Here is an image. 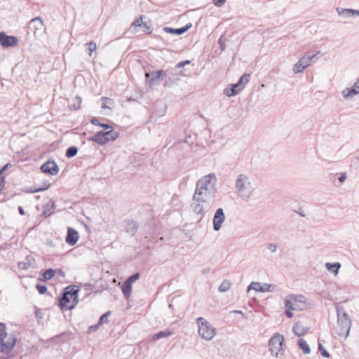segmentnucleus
Listing matches in <instances>:
<instances>
[{
  "mask_svg": "<svg viewBox=\"0 0 359 359\" xmlns=\"http://www.w3.org/2000/svg\"><path fill=\"white\" fill-rule=\"evenodd\" d=\"M216 184L217 177L214 173L203 177L196 183L194 193L195 198L210 202L215 197L217 192Z\"/></svg>",
  "mask_w": 359,
  "mask_h": 359,
  "instance_id": "nucleus-1",
  "label": "nucleus"
},
{
  "mask_svg": "<svg viewBox=\"0 0 359 359\" xmlns=\"http://www.w3.org/2000/svg\"><path fill=\"white\" fill-rule=\"evenodd\" d=\"M234 187L237 196L245 202H249L255 192L249 177L243 173L238 175Z\"/></svg>",
  "mask_w": 359,
  "mask_h": 359,
  "instance_id": "nucleus-2",
  "label": "nucleus"
},
{
  "mask_svg": "<svg viewBox=\"0 0 359 359\" xmlns=\"http://www.w3.org/2000/svg\"><path fill=\"white\" fill-rule=\"evenodd\" d=\"M334 306L337 315V324L334 328L336 333L339 337L346 339L349 334L351 320L348 314L343 307L339 306V303H335Z\"/></svg>",
  "mask_w": 359,
  "mask_h": 359,
  "instance_id": "nucleus-3",
  "label": "nucleus"
},
{
  "mask_svg": "<svg viewBox=\"0 0 359 359\" xmlns=\"http://www.w3.org/2000/svg\"><path fill=\"white\" fill-rule=\"evenodd\" d=\"M16 338L13 335H8L6 331V325L0 323V353H10L15 345Z\"/></svg>",
  "mask_w": 359,
  "mask_h": 359,
  "instance_id": "nucleus-4",
  "label": "nucleus"
},
{
  "mask_svg": "<svg viewBox=\"0 0 359 359\" xmlns=\"http://www.w3.org/2000/svg\"><path fill=\"white\" fill-rule=\"evenodd\" d=\"M198 327V334L204 339L210 341L216 334V329L204 318L199 317L196 319Z\"/></svg>",
  "mask_w": 359,
  "mask_h": 359,
  "instance_id": "nucleus-5",
  "label": "nucleus"
},
{
  "mask_svg": "<svg viewBox=\"0 0 359 359\" xmlns=\"http://www.w3.org/2000/svg\"><path fill=\"white\" fill-rule=\"evenodd\" d=\"M106 131H100L90 137L89 140L93 141L100 145H104L109 141L115 140L118 137V133L115 131L112 127Z\"/></svg>",
  "mask_w": 359,
  "mask_h": 359,
  "instance_id": "nucleus-6",
  "label": "nucleus"
},
{
  "mask_svg": "<svg viewBox=\"0 0 359 359\" xmlns=\"http://www.w3.org/2000/svg\"><path fill=\"white\" fill-rule=\"evenodd\" d=\"M285 307L289 309L303 311L307 307L305 297L302 295H290L285 300Z\"/></svg>",
  "mask_w": 359,
  "mask_h": 359,
  "instance_id": "nucleus-7",
  "label": "nucleus"
},
{
  "mask_svg": "<svg viewBox=\"0 0 359 359\" xmlns=\"http://www.w3.org/2000/svg\"><path fill=\"white\" fill-rule=\"evenodd\" d=\"M284 337L279 333H276L269 341V351L276 357L278 356L279 352L283 351V343Z\"/></svg>",
  "mask_w": 359,
  "mask_h": 359,
  "instance_id": "nucleus-8",
  "label": "nucleus"
},
{
  "mask_svg": "<svg viewBox=\"0 0 359 359\" xmlns=\"http://www.w3.org/2000/svg\"><path fill=\"white\" fill-rule=\"evenodd\" d=\"M18 43V39L13 36H8L4 32H0V44L5 48L15 47Z\"/></svg>",
  "mask_w": 359,
  "mask_h": 359,
  "instance_id": "nucleus-9",
  "label": "nucleus"
},
{
  "mask_svg": "<svg viewBox=\"0 0 359 359\" xmlns=\"http://www.w3.org/2000/svg\"><path fill=\"white\" fill-rule=\"evenodd\" d=\"M224 220L225 215L224 212V210L222 208H218L215 211V213L213 217V229L216 231H219L221 229Z\"/></svg>",
  "mask_w": 359,
  "mask_h": 359,
  "instance_id": "nucleus-10",
  "label": "nucleus"
},
{
  "mask_svg": "<svg viewBox=\"0 0 359 359\" xmlns=\"http://www.w3.org/2000/svg\"><path fill=\"white\" fill-rule=\"evenodd\" d=\"M209 202L203 201V200H199V198H195V195L193 196V203H191L192 210L197 215H203V210L208 207Z\"/></svg>",
  "mask_w": 359,
  "mask_h": 359,
  "instance_id": "nucleus-11",
  "label": "nucleus"
},
{
  "mask_svg": "<svg viewBox=\"0 0 359 359\" xmlns=\"http://www.w3.org/2000/svg\"><path fill=\"white\" fill-rule=\"evenodd\" d=\"M165 73L163 70H157L146 73V77L149 78V85L154 86L158 84L163 79Z\"/></svg>",
  "mask_w": 359,
  "mask_h": 359,
  "instance_id": "nucleus-12",
  "label": "nucleus"
},
{
  "mask_svg": "<svg viewBox=\"0 0 359 359\" xmlns=\"http://www.w3.org/2000/svg\"><path fill=\"white\" fill-rule=\"evenodd\" d=\"M41 170L44 173L55 175L59 172V167L55 161H48L41 166Z\"/></svg>",
  "mask_w": 359,
  "mask_h": 359,
  "instance_id": "nucleus-13",
  "label": "nucleus"
},
{
  "mask_svg": "<svg viewBox=\"0 0 359 359\" xmlns=\"http://www.w3.org/2000/svg\"><path fill=\"white\" fill-rule=\"evenodd\" d=\"M317 60L318 57H316V54L309 52L299 60V65H302V67L305 69L311 63L315 62Z\"/></svg>",
  "mask_w": 359,
  "mask_h": 359,
  "instance_id": "nucleus-14",
  "label": "nucleus"
},
{
  "mask_svg": "<svg viewBox=\"0 0 359 359\" xmlns=\"http://www.w3.org/2000/svg\"><path fill=\"white\" fill-rule=\"evenodd\" d=\"M79 233L73 228L69 227L67 229V235L65 241L69 245H74L79 240Z\"/></svg>",
  "mask_w": 359,
  "mask_h": 359,
  "instance_id": "nucleus-15",
  "label": "nucleus"
},
{
  "mask_svg": "<svg viewBox=\"0 0 359 359\" xmlns=\"http://www.w3.org/2000/svg\"><path fill=\"white\" fill-rule=\"evenodd\" d=\"M191 23H189L180 28H172L170 27H164L163 29L166 33L181 35L187 32L191 27Z\"/></svg>",
  "mask_w": 359,
  "mask_h": 359,
  "instance_id": "nucleus-16",
  "label": "nucleus"
},
{
  "mask_svg": "<svg viewBox=\"0 0 359 359\" xmlns=\"http://www.w3.org/2000/svg\"><path fill=\"white\" fill-rule=\"evenodd\" d=\"M71 302V299L69 297L65 291L62 293V296L60 298V304L62 309L71 310L74 308L76 304L72 302L71 304H69Z\"/></svg>",
  "mask_w": 359,
  "mask_h": 359,
  "instance_id": "nucleus-17",
  "label": "nucleus"
},
{
  "mask_svg": "<svg viewBox=\"0 0 359 359\" xmlns=\"http://www.w3.org/2000/svg\"><path fill=\"white\" fill-rule=\"evenodd\" d=\"M42 27L43 21L40 17H36L35 18L32 19L28 24V28L30 30H33L34 32H36V30L41 29Z\"/></svg>",
  "mask_w": 359,
  "mask_h": 359,
  "instance_id": "nucleus-18",
  "label": "nucleus"
},
{
  "mask_svg": "<svg viewBox=\"0 0 359 359\" xmlns=\"http://www.w3.org/2000/svg\"><path fill=\"white\" fill-rule=\"evenodd\" d=\"M309 330L308 327H304L300 322L295 323L292 326V331L297 337L304 335Z\"/></svg>",
  "mask_w": 359,
  "mask_h": 359,
  "instance_id": "nucleus-19",
  "label": "nucleus"
},
{
  "mask_svg": "<svg viewBox=\"0 0 359 359\" xmlns=\"http://www.w3.org/2000/svg\"><path fill=\"white\" fill-rule=\"evenodd\" d=\"M242 90V86L241 87L238 83L231 84L230 88H227L224 90V93L228 97L234 96L238 94Z\"/></svg>",
  "mask_w": 359,
  "mask_h": 359,
  "instance_id": "nucleus-20",
  "label": "nucleus"
},
{
  "mask_svg": "<svg viewBox=\"0 0 359 359\" xmlns=\"http://www.w3.org/2000/svg\"><path fill=\"white\" fill-rule=\"evenodd\" d=\"M65 292L67 294V295L69 296V297L72 299V302L76 304L77 302H78V292H79V290L75 288L74 286L73 287H67L65 288Z\"/></svg>",
  "mask_w": 359,
  "mask_h": 359,
  "instance_id": "nucleus-21",
  "label": "nucleus"
},
{
  "mask_svg": "<svg viewBox=\"0 0 359 359\" xmlns=\"http://www.w3.org/2000/svg\"><path fill=\"white\" fill-rule=\"evenodd\" d=\"M356 95H358V92H356L355 88H353V86L346 88L341 91L342 97L346 100L352 99Z\"/></svg>",
  "mask_w": 359,
  "mask_h": 359,
  "instance_id": "nucleus-22",
  "label": "nucleus"
},
{
  "mask_svg": "<svg viewBox=\"0 0 359 359\" xmlns=\"http://www.w3.org/2000/svg\"><path fill=\"white\" fill-rule=\"evenodd\" d=\"M138 229V224L136 222L129 220L126 223V231L128 233L133 236Z\"/></svg>",
  "mask_w": 359,
  "mask_h": 359,
  "instance_id": "nucleus-23",
  "label": "nucleus"
},
{
  "mask_svg": "<svg viewBox=\"0 0 359 359\" xmlns=\"http://www.w3.org/2000/svg\"><path fill=\"white\" fill-rule=\"evenodd\" d=\"M55 208V203L54 201H50V203H48L43 207V210L41 215L44 217H48L53 214Z\"/></svg>",
  "mask_w": 359,
  "mask_h": 359,
  "instance_id": "nucleus-24",
  "label": "nucleus"
},
{
  "mask_svg": "<svg viewBox=\"0 0 359 359\" xmlns=\"http://www.w3.org/2000/svg\"><path fill=\"white\" fill-rule=\"evenodd\" d=\"M326 269L334 273V275H337L339 272V269L341 267V264L339 262H334V263H326L325 264Z\"/></svg>",
  "mask_w": 359,
  "mask_h": 359,
  "instance_id": "nucleus-25",
  "label": "nucleus"
},
{
  "mask_svg": "<svg viewBox=\"0 0 359 359\" xmlns=\"http://www.w3.org/2000/svg\"><path fill=\"white\" fill-rule=\"evenodd\" d=\"M142 17L141 16L140 18L136 19L133 21V22L131 24L130 27H143L149 30L148 33H151V28L150 27L147 25V23L142 22Z\"/></svg>",
  "mask_w": 359,
  "mask_h": 359,
  "instance_id": "nucleus-26",
  "label": "nucleus"
},
{
  "mask_svg": "<svg viewBox=\"0 0 359 359\" xmlns=\"http://www.w3.org/2000/svg\"><path fill=\"white\" fill-rule=\"evenodd\" d=\"M121 290L124 297L127 299H129L132 290V285L129 283L125 281L122 285Z\"/></svg>",
  "mask_w": 359,
  "mask_h": 359,
  "instance_id": "nucleus-27",
  "label": "nucleus"
},
{
  "mask_svg": "<svg viewBox=\"0 0 359 359\" xmlns=\"http://www.w3.org/2000/svg\"><path fill=\"white\" fill-rule=\"evenodd\" d=\"M297 343L299 348L302 349L305 354L310 353L311 348L305 340L300 339L298 340Z\"/></svg>",
  "mask_w": 359,
  "mask_h": 359,
  "instance_id": "nucleus-28",
  "label": "nucleus"
},
{
  "mask_svg": "<svg viewBox=\"0 0 359 359\" xmlns=\"http://www.w3.org/2000/svg\"><path fill=\"white\" fill-rule=\"evenodd\" d=\"M337 14L345 18H351V8H337Z\"/></svg>",
  "mask_w": 359,
  "mask_h": 359,
  "instance_id": "nucleus-29",
  "label": "nucleus"
},
{
  "mask_svg": "<svg viewBox=\"0 0 359 359\" xmlns=\"http://www.w3.org/2000/svg\"><path fill=\"white\" fill-rule=\"evenodd\" d=\"M276 286L273 284L264 283L261 285V287L259 288V292H274L276 291Z\"/></svg>",
  "mask_w": 359,
  "mask_h": 359,
  "instance_id": "nucleus-30",
  "label": "nucleus"
},
{
  "mask_svg": "<svg viewBox=\"0 0 359 359\" xmlns=\"http://www.w3.org/2000/svg\"><path fill=\"white\" fill-rule=\"evenodd\" d=\"M172 334V332L170 331H160L158 333L153 335V340H158L161 338L168 337Z\"/></svg>",
  "mask_w": 359,
  "mask_h": 359,
  "instance_id": "nucleus-31",
  "label": "nucleus"
},
{
  "mask_svg": "<svg viewBox=\"0 0 359 359\" xmlns=\"http://www.w3.org/2000/svg\"><path fill=\"white\" fill-rule=\"evenodd\" d=\"M231 283L228 280H224L218 287V290L220 292H226L231 287Z\"/></svg>",
  "mask_w": 359,
  "mask_h": 359,
  "instance_id": "nucleus-32",
  "label": "nucleus"
},
{
  "mask_svg": "<svg viewBox=\"0 0 359 359\" xmlns=\"http://www.w3.org/2000/svg\"><path fill=\"white\" fill-rule=\"evenodd\" d=\"M102 108L103 109H111V107L114 105V101L111 98L102 97Z\"/></svg>",
  "mask_w": 359,
  "mask_h": 359,
  "instance_id": "nucleus-33",
  "label": "nucleus"
},
{
  "mask_svg": "<svg viewBox=\"0 0 359 359\" xmlns=\"http://www.w3.org/2000/svg\"><path fill=\"white\" fill-rule=\"evenodd\" d=\"M78 148L75 146H72L66 150L65 156L68 158H72L77 154Z\"/></svg>",
  "mask_w": 359,
  "mask_h": 359,
  "instance_id": "nucleus-34",
  "label": "nucleus"
},
{
  "mask_svg": "<svg viewBox=\"0 0 359 359\" xmlns=\"http://www.w3.org/2000/svg\"><path fill=\"white\" fill-rule=\"evenodd\" d=\"M55 273L56 271L53 269H46L43 273V280H48L51 279L54 276Z\"/></svg>",
  "mask_w": 359,
  "mask_h": 359,
  "instance_id": "nucleus-35",
  "label": "nucleus"
},
{
  "mask_svg": "<svg viewBox=\"0 0 359 359\" xmlns=\"http://www.w3.org/2000/svg\"><path fill=\"white\" fill-rule=\"evenodd\" d=\"M250 74H244L238 80V81L237 82L239 86L241 87L242 86V89L244 88L245 85L248 83L249 81V79H250Z\"/></svg>",
  "mask_w": 359,
  "mask_h": 359,
  "instance_id": "nucleus-36",
  "label": "nucleus"
},
{
  "mask_svg": "<svg viewBox=\"0 0 359 359\" xmlns=\"http://www.w3.org/2000/svg\"><path fill=\"white\" fill-rule=\"evenodd\" d=\"M91 123L95 125V126H101L102 128H103L104 130H108L109 128H111V126L109 124H107V123H102L99 121V120L96 118H93L92 120H91Z\"/></svg>",
  "mask_w": 359,
  "mask_h": 359,
  "instance_id": "nucleus-37",
  "label": "nucleus"
},
{
  "mask_svg": "<svg viewBox=\"0 0 359 359\" xmlns=\"http://www.w3.org/2000/svg\"><path fill=\"white\" fill-rule=\"evenodd\" d=\"M110 315H111V311H107L105 313H104L103 315H102L99 319L98 323L100 325H102L103 323H107L109 322L108 318Z\"/></svg>",
  "mask_w": 359,
  "mask_h": 359,
  "instance_id": "nucleus-38",
  "label": "nucleus"
},
{
  "mask_svg": "<svg viewBox=\"0 0 359 359\" xmlns=\"http://www.w3.org/2000/svg\"><path fill=\"white\" fill-rule=\"evenodd\" d=\"M50 185V183H47L44 187H38V188H34V189L30 188L29 190V193H36V192L43 191L48 189L49 188Z\"/></svg>",
  "mask_w": 359,
  "mask_h": 359,
  "instance_id": "nucleus-39",
  "label": "nucleus"
},
{
  "mask_svg": "<svg viewBox=\"0 0 359 359\" xmlns=\"http://www.w3.org/2000/svg\"><path fill=\"white\" fill-rule=\"evenodd\" d=\"M261 287L260 283L258 282H252L249 286L248 287V291L250 290H254L255 291L259 292V288Z\"/></svg>",
  "mask_w": 359,
  "mask_h": 359,
  "instance_id": "nucleus-40",
  "label": "nucleus"
},
{
  "mask_svg": "<svg viewBox=\"0 0 359 359\" xmlns=\"http://www.w3.org/2000/svg\"><path fill=\"white\" fill-rule=\"evenodd\" d=\"M140 273H135L134 274H133L132 276H129L127 279H126V282L129 283L131 285L132 284L136 281L137 279H139L140 278Z\"/></svg>",
  "mask_w": 359,
  "mask_h": 359,
  "instance_id": "nucleus-41",
  "label": "nucleus"
},
{
  "mask_svg": "<svg viewBox=\"0 0 359 359\" xmlns=\"http://www.w3.org/2000/svg\"><path fill=\"white\" fill-rule=\"evenodd\" d=\"M318 350L320 352L321 355L324 358H327L330 357V353L326 351V349L320 343H318Z\"/></svg>",
  "mask_w": 359,
  "mask_h": 359,
  "instance_id": "nucleus-42",
  "label": "nucleus"
},
{
  "mask_svg": "<svg viewBox=\"0 0 359 359\" xmlns=\"http://www.w3.org/2000/svg\"><path fill=\"white\" fill-rule=\"evenodd\" d=\"M86 45L88 46V49L89 51L88 55L90 56H91L92 53L96 50V48H97L96 43L94 41H90V42L88 43Z\"/></svg>",
  "mask_w": 359,
  "mask_h": 359,
  "instance_id": "nucleus-43",
  "label": "nucleus"
},
{
  "mask_svg": "<svg viewBox=\"0 0 359 359\" xmlns=\"http://www.w3.org/2000/svg\"><path fill=\"white\" fill-rule=\"evenodd\" d=\"M36 287L41 294H45L47 291V287L45 285L37 284Z\"/></svg>",
  "mask_w": 359,
  "mask_h": 359,
  "instance_id": "nucleus-44",
  "label": "nucleus"
},
{
  "mask_svg": "<svg viewBox=\"0 0 359 359\" xmlns=\"http://www.w3.org/2000/svg\"><path fill=\"white\" fill-rule=\"evenodd\" d=\"M304 69L302 67V65H299V62L293 66V72L294 74H299L303 72Z\"/></svg>",
  "mask_w": 359,
  "mask_h": 359,
  "instance_id": "nucleus-45",
  "label": "nucleus"
},
{
  "mask_svg": "<svg viewBox=\"0 0 359 359\" xmlns=\"http://www.w3.org/2000/svg\"><path fill=\"white\" fill-rule=\"evenodd\" d=\"M75 101L76 102L74 104L73 107L75 110H77L81 107V97L80 96H76Z\"/></svg>",
  "mask_w": 359,
  "mask_h": 359,
  "instance_id": "nucleus-46",
  "label": "nucleus"
},
{
  "mask_svg": "<svg viewBox=\"0 0 359 359\" xmlns=\"http://www.w3.org/2000/svg\"><path fill=\"white\" fill-rule=\"evenodd\" d=\"M226 1V0H212V2L215 6L221 7L225 4Z\"/></svg>",
  "mask_w": 359,
  "mask_h": 359,
  "instance_id": "nucleus-47",
  "label": "nucleus"
},
{
  "mask_svg": "<svg viewBox=\"0 0 359 359\" xmlns=\"http://www.w3.org/2000/svg\"><path fill=\"white\" fill-rule=\"evenodd\" d=\"M268 249L271 252H275L277 250V245L276 244H273V243H270L268 245Z\"/></svg>",
  "mask_w": 359,
  "mask_h": 359,
  "instance_id": "nucleus-48",
  "label": "nucleus"
},
{
  "mask_svg": "<svg viewBox=\"0 0 359 359\" xmlns=\"http://www.w3.org/2000/svg\"><path fill=\"white\" fill-rule=\"evenodd\" d=\"M190 63V60H185L184 62H180L176 65V68L180 69L183 67L184 65Z\"/></svg>",
  "mask_w": 359,
  "mask_h": 359,
  "instance_id": "nucleus-49",
  "label": "nucleus"
},
{
  "mask_svg": "<svg viewBox=\"0 0 359 359\" xmlns=\"http://www.w3.org/2000/svg\"><path fill=\"white\" fill-rule=\"evenodd\" d=\"M11 163H6L5 165H4L1 169H0V175L4 172L6 171L8 168L11 167Z\"/></svg>",
  "mask_w": 359,
  "mask_h": 359,
  "instance_id": "nucleus-50",
  "label": "nucleus"
},
{
  "mask_svg": "<svg viewBox=\"0 0 359 359\" xmlns=\"http://www.w3.org/2000/svg\"><path fill=\"white\" fill-rule=\"evenodd\" d=\"M100 325L97 323V324L95 325H92L89 327V330L88 332H94L95 330H97V329L98 328V327L100 326Z\"/></svg>",
  "mask_w": 359,
  "mask_h": 359,
  "instance_id": "nucleus-51",
  "label": "nucleus"
},
{
  "mask_svg": "<svg viewBox=\"0 0 359 359\" xmlns=\"http://www.w3.org/2000/svg\"><path fill=\"white\" fill-rule=\"evenodd\" d=\"M292 309H287L285 311V314L288 318H292L293 316V313L292 312Z\"/></svg>",
  "mask_w": 359,
  "mask_h": 359,
  "instance_id": "nucleus-52",
  "label": "nucleus"
},
{
  "mask_svg": "<svg viewBox=\"0 0 359 359\" xmlns=\"http://www.w3.org/2000/svg\"><path fill=\"white\" fill-rule=\"evenodd\" d=\"M353 88H355L356 92H358V94H359V79H358L357 81L354 83Z\"/></svg>",
  "mask_w": 359,
  "mask_h": 359,
  "instance_id": "nucleus-53",
  "label": "nucleus"
},
{
  "mask_svg": "<svg viewBox=\"0 0 359 359\" xmlns=\"http://www.w3.org/2000/svg\"><path fill=\"white\" fill-rule=\"evenodd\" d=\"M19 267L22 269H27L28 266H27L26 263L20 262L19 263Z\"/></svg>",
  "mask_w": 359,
  "mask_h": 359,
  "instance_id": "nucleus-54",
  "label": "nucleus"
},
{
  "mask_svg": "<svg viewBox=\"0 0 359 359\" xmlns=\"http://www.w3.org/2000/svg\"><path fill=\"white\" fill-rule=\"evenodd\" d=\"M346 179V174H341V175L339 177V181L340 182H344V180Z\"/></svg>",
  "mask_w": 359,
  "mask_h": 359,
  "instance_id": "nucleus-55",
  "label": "nucleus"
},
{
  "mask_svg": "<svg viewBox=\"0 0 359 359\" xmlns=\"http://www.w3.org/2000/svg\"><path fill=\"white\" fill-rule=\"evenodd\" d=\"M351 16H355V15H359V11L358 10H354V9H351Z\"/></svg>",
  "mask_w": 359,
  "mask_h": 359,
  "instance_id": "nucleus-56",
  "label": "nucleus"
},
{
  "mask_svg": "<svg viewBox=\"0 0 359 359\" xmlns=\"http://www.w3.org/2000/svg\"><path fill=\"white\" fill-rule=\"evenodd\" d=\"M18 211L21 215H24L25 214L23 208L21 206L18 207Z\"/></svg>",
  "mask_w": 359,
  "mask_h": 359,
  "instance_id": "nucleus-57",
  "label": "nucleus"
},
{
  "mask_svg": "<svg viewBox=\"0 0 359 359\" xmlns=\"http://www.w3.org/2000/svg\"><path fill=\"white\" fill-rule=\"evenodd\" d=\"M210 271V268H205V269H203L202 273H203V274H206V273H208Z\"/></svg>",
  "mask_w": 359,
  "mask_h": 359,
  "instance_id": "nucleus-58",
  "label": "nucleus"
},
{
  "mask_svg": "<svg viewBox=\"0 0 359 359\" xmlns=\"http://www.w3.org/2000/svg\"><path fill=\"white\" fill-rule=\"evenodd\" d=\"M57 273H59L62 277H64V276H65V272H64L62 270H61V269H59V270L57 271Z\"/></svg>",
  "mask_w": 359,
  "mask_h": 359,
  "instance_id": "nucleus-59",
  "label": "nucleus"
},
{
  "mask_svg": "<svg viewBox=\"0 0 359 359\" xmlns=\"http://www.w3.org/2000/svg\"><path fill=\"white\" fill-rule=\"evenodd\" d=\"M4 187V182L3 180H0V191L3 189Z\"/></svg>",
  "mask_w": 359,
  "mask_h": 359,
  "instance_id": "nucleus-60",
  "label": "nucleus"
},
{
  "mask_svg": "<svg viewBox=\"0 0 359 359\" xmlns=\"http://www.w3.org/2000/svg\"><path fill=\"white\" fill-rule=\"evenodd\" d=\"M219 43L220 44V46H221V47H222V50H224L223 44H222V39H219Z\"/></svg>",
  "mask_w": 359,
  "mask_h": 359,
  "instance_id": "nucleus-61",
  "label": "nucleus"
},
{
  "mask_svg": "<svg viewBox=\"0 0 359 359\" xmlns=\"http://www.w3.org/2000/svg\"><path fill=\"white\" fill-rule=\"evenodd\" d=\"M233 312L237 313H243L241 311H233Z\"/></svg>",
  "mask_w": 359,
  "mask_h": 359,
  "instance_id": "nucleus-62",
  "label": "nucleus"
}]
</instances>
